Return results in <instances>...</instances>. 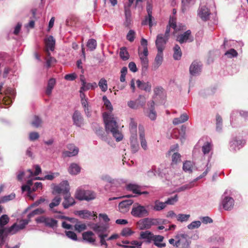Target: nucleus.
<instances>
[{
  "label": "nucleus",
  "mask_w": 248,
  "mask_h": 248,
  "mask_svg": "<svg viewBox=\"0 0 248 248\" xmlns=\"http://www.w3.org/2000/svg\"><path fill=\"white\" fill-rule=\"evenodd\" d=\"M61 198L60 196L55 197L52 200V202L49 205L50 208L52 209L55 206H57L58 205H59L61 201Z\"/></svg>",
  "instance_id": "obj_50"
},
{
  "label": "nucleus",
  "mask_w": 248,
  "mask_h": 248,
  "mask_svg": "<svg viewBox=\"0 0 248 248\" xmlns=\"http://www.w3.org/2000/svg\"><path fill=\"white\" fill-rule=\"evenodd\" d=\"M94 233L91 231H87L82 233L83 239L90 243H93L95 239L93 238Z\"/></svg>",
  "instance_id": "obj_21"
},
{
  "label": "nucleus",
  "mask_w": 248,
  "mask_h": 248,
  "mask_svg": "<svg viewBox=\"0 0 248 248\" xmlns=\"http://www.w3.org/2000/svg\"><path fill=\"white\" fill-rule=\"evenodd\" d=\"M87 46L91 51L94 50L97 46L96 41L94 39H89L87 42Z\"/></svg>",
  "instance_id": "obj_42"
},
{
  "label": "nucleus",
  "mask_w": 248,
  "mask_h": 248,
  "mask_svg": "<svg viewBox=\"0 0 248 248\" xmlns=\"http://www.w3.org/2000/svg\"><path fill=\"white\" fill-rule=\"evenodd\" d=\"M146 10L149 16V26L151 27L153 25L152 23V19L153 18L152 16V5L149 2H148L147 4Z\"/></svg>",
  "instance_id": "obj_35"
},
{
  "label": "nucleus",
  "mask_w": 248,
  "mask_h": 248,
  "mask_svg": "<svg viewBox=\"0 0 248 248\" xmlns=\"http://www.w3.org/2000/svg\"><path fill=\"white\" fill-rule=\"evenodd\" d=\"M141 187L135 184H129L127 186L128 190L132 191L134 193L140 195V191Z\"/></svg>",
  "instance_id": "obj_34"
},
{
  "label": "nucleus",
  "mask_w": 248,
  "mask_h": 248,
  "mask_svg": "<svg viewBox=\"0 0 248 248\" xmlns=\"http://www.w3.org/2000/svg\"><path fill=\"white\" fill-rule=\"evenodd\" d=\"M42 123L43 121L40 117L38 116H34L31 124L33 126L38 128L42 126Z\"/></svg>",
  "instance_id": "obj_40"
},
{
  "label": "nucleus",
  "mask_w": 248,
  "mask_h": 248,
  "mask_svg": "<svg viewBox=\"0 0 248 248\" xmlns=\"http://www.w3.org/2000/svg\"><path fill=\"white\" fill-rule=\"evenodd\" d=\"M158 223L156 219H150L149 218H145L139 222L140 229L141 230L149 229L152 225H156Z\"/></svg>",
  "instance_id": "obj_7"
},
{
  "label": "nucleus",
  "mask_w": 248,
  "mask_h": 248,
  "mask_svg": "<svg viewBox=\"0 0 248 248\" xmlns=\"http://www.w3.org/2000/svg\"><path fill=\"white\" fill-rule=\"evenodd\" d=\"M84 197L85 201H89L96 198V194L91 190H85Z\"/></svg>",
  "instance_id": "obj_37"
},
{
  "label": "nucleus",
  "mask_w": 248,
  "mask_h": 248,
  "mask_svg": "<svg viewBox=\"0 0 248 248\" xmlns=\"http://www.w3.org/2000/svg\"><path fill=\"white\" fill-rule=\"evenodd\" d=\"M75 204V201L74 198L71 196V194L70 192L64 195V201L62 202V204L65 209H67Z\"/></svg>",
  "instance_id": "obj_12"
},
{
  "label": "nucleus",
  "mask_w": 248,
  "mask_h": 248,
  "mask_svg": "<svg viewBox=\"0 0 248 248\" xmlns=\"http://www.w3.org/2000/svg\"><path fill=\"white\" fill-rule=\"evenodd\" d=\"M9 221V218L7 215H3L0 217V247L4 244V238L3 234L6 228L4 226L6 225Z\"/></svg>",
  "instance_id": "obj_5"
},
{
  "label": "nucleus",
  "mask_w": 248,
  "mask_h": 248,
  "mask_svg": "<svg viewBox=\"0 0 248 248\" xmlns=\"http://www.w3.org/2000/svg\"><path fill=\"white\" fill-rule=\"evenodd\" d=\"M139 130L141 146L144 150H146L147 148V144L145 138L144 129L143 126L142 125H139Z\"/></svg>",
  "instance_id": "obj_17"
},
{
  "label": "nucleus",
  "mask_w": 248,
  "mask_h": 248,
  "mask_svg": "<svg viewBox=\"0 0 248 248\" xmlns=\"http://www.w3.org/2000/svg\"><path fill=\"white\" fill-rule=\"evenodd\" d=\"M78 215L82 218H88L91 216V213L88 210L78 211Z\"/></svg>",
  "instance_id": "obj_51"
},
{
  "label": "nucleus",
  "mask_w": 248,
  "mask_h": 248,
  "mask_svg": "<svg viewBox=\"0 0 248 248\" xmlns=\"http://www.w3.org/2000/svg\"><path fill=\"white\" fill-rule=\"evenodd\" d=\"M166 205L165 202H160L159 200H156L155 202V205L153 207V210L156 211H159L166 207Z\"/></svg>",
  "instance_id": "obj_32"
},
{
  "label": "nucleus",
  "mask_w": 248,
  "mask_h": 248,
  "mask_svg": "<svg viewBox=\"0 0 248 248\" xmlns=\"http://www.w3.org/2000/svg\"><path fill=\"white\" fill-rule=\"evenodd\" d=\"M201 70V64L200 62L195 61L191 64L189 67L190 74L192 76L199 74Z\"/></svg>",
  "instance_id": "obj_14"
},
{
  "label": "nucleus",
  "mask_w": 248,
  "mask_h": 248,
  "mask_svg": "<svg viewBox=\"0 0 248 248\" xmlns=\"http://www.w3.org/2000/svg\"><path fill=\"white\" fill-rule=\"evenodd\" d=\"M35 221L37 223H43L50 228L55 229L58 227V221L52 217L42 216L36 218Z\"/></svg>",
  "instance_id": "obj_4"
},
{
  "label": "nucleus",
  "mask_w": 248,
  "mask_h": 248,
  "mask_svg": "<svg viewBox=\"0 0 248 248\" xmlns=\"http://www.w3.org/2000/svg\"><path fill=\"white\" fill-rule=\"evenodd\" d=\"M211 149V145L210 143L207 142L202 147V151L204 154H208Z\"/></svg>",
  "instance_id": "obj_62"
},
{
  "label": "nucleus",
  "mask_w": 248,
  "mask_h": 248,
  "mask_svg": "<svg viewBox=\"0 0 248 248\" xmlns=\"http://www.w3.org/2000/svg\"><path fill=\"white\" fill-rule=\"evenodd\" d=\"M74 227L75 230L79 232H80L82 231L86 230L87 228L86 225L84 223L76 224Z\"/></svg>",
  "instance_id": "obj_61"
},
{
  "label": "nucleus",
  "mask_w": 248,
  "mask_h": 248,
  "mask_svg": "<svg viewBox=\"0 0 248 248\" xmlns=\"http://www.w3.org/2000/svg\"><path fill=\"white\" fill-rule=\"evenodd\" d=\"M131 214L135 217H143L148 216L149 213L145 206L136 203L134 204Z\"/></svg>",
  "instance_id": "obj_3"
},
{
  "label": "nucleus",
  "mask_w": 248,
  "mask_h": 248,
  "mask_svg": "<svg viewBox=\"0 0 248 248\" xmlns=\"http://www.w3.org/2000/svg\"><path fill=\"white\" fill-rule=\"evenodd\" d=\"M48 58L46 59V66L47 68L50 67L52 65L55 64L57 61L55 58L50 56L49 52H47Z\"/></svg>",
  "instance_id": "obj_47"
},
{
  "label": "nucleus",
  "mask_w": 248,
  "mask_h": 248,
  "mask_svg": "<svg viewBox=\"0 0 248 248\" xmlns=\"http://www.w3.org/2000/svg\"><path fill=\"white\" fill-rule=\"evenodd\" d=\"M133 203L132 200H127L122 201L119 204V209L120 211L122 213L127 212L130 208V206Z\"/></svg>",
  "instance_id": "obj_10"
},
{
  "label": "nucleus",
  "mask_w": 248,
  "mask_h": 248,
  "mask_svg": "<svg viewBox=\"0 0 248 248\" xmlns=\"http://www.w3.org/2000/svg\"><path fill=\"white\" fill-rule=\"evenodd\" d=\"M201 225V222L200 221H194L191 222L187 226L189 229L193 230L195 228H199Z\"/></svg>",
  "instance_id": "obj_60"
},
{
  "label": "nucleus",
  "mask_w": 248,
  "mask_h": 248,
  "mask_svg": "<svg viewBox=\"0 0 248 248\" xmlns=\"http://www.w3.org/2000/svg\"><path fill=\"white\" fill-rule=\"evenodd\" d=\"M44 213H45V211L42 208H37L29 214L27 217L31 219L35 215L42 214Z\"/></svg>",
  "instance_id": "obj_46"
},
{
  "label": "nucleus",
  "mask_w": 248,
  "mask_h": 248,
  "mask_svg": "<svg viewBox=\"0 0 248 248\" xmlns=\"http://www.w3.org/2000/svg\"><path fill=\"white\" fill-rule=\"evenodd\" d=\"M70 186L67 181H63L59 186H56L54 191L57 194L62 193L64 195L69 192Z\"/></svg>",
  "instance_id": "obj_6"
},
{
  "label": "nucleus",
  "mask_w": 248,
  "mask_h": 248,
  "mask_svg": "<svg viewBox=\"0 0 248 248\" xmlns=\"http://www.w3.org/2000/svg\"><path fill=\"white\" fill-rule=\"evenodd\" d=\"M191 32L190 30H187L184 33L177 36L176 40L180 44L186 42L189 38Z\"/></svg>",
  "instance_id": "obj_19"
},
{
  "label": "nucleus",
  "mask_w": 248,
  "mask_h": 248,
  "mask_svg": "<svg viewBox=\"0 0 248 248\" xmlns=\"http://www.w3.org/2000/svg\"><path fill=\"white\" fill-rule=\"evenodd\" d=\"M135 32L132 30H130L128 32L126 35V39L130 42H132L134 41L135 38Z\"/></svg>",
  "instance_id": "obj_59"
},
{
  "label": "nucleus",
  "mask_w": 248,
  "mask_h": 248,
  "mask_svg": "<svg viewBox=\"0 0 248 248\" xmlns=\"http://www.w3.org/2000/svg\"><path fill=\"white\" fill-rule=\"evenodd\" d=\"M56 83V80L54 78H50L47 83V88L46 89V93L47 95L51 94L52 90L53 89Z\"/></svg>",
  "instance_id": "obj_31"
},
{
  "label": "nucleus",
  "mask_w": 248,
  "mask_h": 248,
  "mask_svg": "<svg viewBox=\"0 0 248 248\" xmlns=\"http://www.w3.org/2000/svg\"><path fill=\"white\" fill-rule=\"evenodd\" d=\"M97 87V85L95 82H93L92 83H86L84 85H83L80 89L79 92L80 93H82V90L83 91H87L90 89H94Z\"/></svg>",
  "instance_id": "obj_33"
},
{
  "label": "nucleus",
  "mask_w": 248,
  "mask_h": 248,
  "mask_svg": "<svg viewBox=\"0 0 248 248\" xmlns=\"http://www.w3.org/2000/svg\"><path fill=\"white\" fill-rule=\"evenodd\" d=\"M78 152V148H74L73 151H65L63 153L65 156H72L77 155Z\"/></svg>",
  "instance_id": "obj_57"
},
{
  "label": "nucleus",
  "mask_w": 248,
  "mask_h": 248,
  "mask_svg": "<svg viewBox=\"0 0 248 248\" xmlns=\"http://www.w3.org/2000/svg\"><path fill=\"white\" fill-rule=\"evenodd\" d=\"M168 39L169 38L164 36L162 34H159L157 35L155 45L157 50L163 51Z\"/></svg>",
  "instance_id": "obj_8"
},
{
  "label": "nucleus",
  "mask_w": 248,
  "mask_h": 248,
  "mask_svg": "<svg viewBox=\"0 0 248 248\" xmlns=\"http://www.w3.org/2000/svg\"><path fill=\"white\" fill-rule=\"evenodd\" d=\"M120 57L124 61H126L129 59V55L126 47H122L120 48Z\"/></svg>",
  "instance_id": "obj_36"
},
{
  "label": "nucleus",
  "mask_w": 248,
  "mask_h": 248,
  "mask_svg": "<svg viewBox=\"0 0 248 248\" xmlns=\"http://www.w3.org/2000/svg\"><path fill=\"white\" fill-rule=\"evenodd\" d=\"M225 55L227 56L229 58H232V57H236L238 55L237 52L233 48H231L230 50L227 51Z\"/></svg>",
  "instance_id": "obj_55"
},
{
  "label": "nucleus",
  "mask_w": 248,
  "mask_h": 248,
  "mask_svg": "<svg viewBox=\"0 0 248 248\" xmlns=\"http://www.w3.org/2000/svg\"><path fill=\"white\" fill-rule=\"evenodd\" d=\"M45 43L46 46V51L47 52H49L50 50L53 51L55 48V39L54 38L50 35L45 40Z\"/></svg>",
  "instance_id": "obj_15"
},
{
  "label": "nucleus",
  "mask_w": 248,
  "mask_h": 248,
  "mask_svg": "<svg viewBox=\"0 0 248 248\" xmlns=\"http://www.w3.org/2000/svg\"><path fill=\"white\" fill-rule=\"evenodd\" d=\"M4 93L6 96L3 98L2 103L4 105L8 106L10 105L12 103V100L8 95L12 94L13 91L12 88H8L4 91Z\"/></svg>",
  "instance_id": "obj_20"
},
{
  "label": "nucleus",
  "mask_w": 248,
  "mask_h": 248,
  "mask_svg": "<svg viewBox=\"0 0 248 248\" xmlns=\"http://www.w3.org/2000/svg\"><path fill=\"white\" fill-rule=\"evenodd\" d=\"M176 217L177 220L182 222L187 221L190 217V215L179 214Z\"/></svg>",
  "instance_id": "obj_56"
},
{
  "label": "nucleus",
  "mask_w": 248,
  "mask_h": 248,
  "mask_svg": "<svg viewBox=\"0 0 248 248\" xmlns=\"http://www.w3.org/2000/svg\"><path fill=\"white\" fill-rule=\"evenodd\" d=\"M85 190L78 189L75 193V198L80 201L85 200Z\"/></svg>",
  "instance_id": "obj_39"
},
{
  "label": "nucleus",
  "mask_w": 248,
  "mask_h": 248,
  "mask_svg": "<svg viewBox=\"0 0 248 248\" xmlns=\"http://www.w3.org/2000/svg\"><path fill=\"white\" fill-rule=\"evenodd\" d=\"M103 116L106 131H110L117 141L122 140L123 135L118 129V125L113 115L111 113L104 112Z\"/></svg>",
  "instance_id": "obj_1"
},
{
  "label": "nucleus",
  "mask_w": 248,
  "mask_h": 248,
  "mask_svg": "<svg viewBox=\"0 0 248 248\" xmlns=\"http://www.w3.org/2000/svg\"><path fill=\"white\" fill-rule=\"evenodd\" d=\"M163 51L157 50V53L155 59V62L152 67L154 70H156L162 63L163 61Z\"/></svg>",
  "instance_id": "obj_11"
},
{
  "label": "nucleus",
  "mask_w": 248,
  "mask_h": 248,
  "mask_svg": "<svg viewBox=\"0 0 248 248\" xmlns=\"http://www.w3.org/2000/svg\"><path fill=\"white\" fill-rule=\"evenodd\" d=\"M153 234L149 231L141 232L140 234V237L142 239H147L149 241L152 240L153 237Z\"/></svg>",
  "instance_id": "obj_44"
},
{
  "label": "nucleus",
  "mask_w": 248,
  "mask_h": 248,
  "mask_svg": "<svg viewBox=\"0 0 248 248\" xmlns=\"http://www.w3.org/2000/svg\"><path fill=\"white\" fill-rule=\"evenodd\" d=\"M137 123L134 121L133 119H131L129 124L130 130L131 133V138H133L135 141L136 140L137 138Z\"/></svg>",
  "instance_id": "obj_26"
},
{
  "label": "nucleus",
  "mask_w": 248,
  "mask_h": 248,
  "mask_svg": "<svg viewBox=\"0 0 248 248\" xmlns=\"http://www.w3.org/2000/svg\"><path fill=\"white\" fill-rule=\"evenodd\" d=\"M141 98V96H140L139 98L137 99V100L136 102L134 101H130L128 102L127 105L128 107L131 108L137 109L139 106L138 102H139L140 99Z\"/></svg>",
  "instance_id": "obj_52"
},
{
  "label": "nucleus",
  "mask_w": 248,
  "mask_h": 248,
  "mask_svg": "<svg viewBox=\"0 0 248 248\" xmlns=\"http://www.w3.org/2000/svg\"><path fill=\"white\" fill-rule=\"evenodd\" d=\"M140 63L141 65L142 73L145 74L147 72L149 66V60L148 57H143L142 56L140 57Z\"/></svg>",
  "instance_id": "obj_25"
},
{
  "label": "nucleus",
  "mask_w": 248,
  "mask_h": 248,
  "mask_svg": "<svg viewBox=\"0 0 248 248\" xmlns=\"http://www.w3.org/2000/svg\"><path fill=\"white\" fill-rule=\"evenodd\" d=\"M66 235L69 238L76 241L77 240V235L75 232L72 231H65Z\"/></svg>",
  "instance_id": "obj_64"
},
{
  "label": "nucleus",
  "mask_w": 248,
  "mask_h": 248,
  "mask_svg": "<svg viewBox=\"0 0 248 248\" xmlns=\"http://www.w3.org/2000/svg\"><path fill=\"white\" fill-rule=\"evenodd\" d=\"M137 86L139 88L146 92H150L151 90V84L149 82H144L138 79L137 80Z\"/></svg>",
  "instance_id": "obj_18"
},
{
  "label": "nucleus",
  "mask_w": 248,
  "mask_h": 248,
  "mask_svg": "<svg viewBox=\"0 0 248 248\" xmlns=\"http://www.w3.org/2000/svg\"><path fill=\"white\" fill-rule=\"evenodd\" d=\"M192 163L189 161H186L183 164V170L185 171H192Z\"/></svg>",
  "instance_id": "obj_58"
},
{
  "label": "nucleus",
  "mask_w": 248,
  "mask_h": 248,
  "mask_svg": "<svg viewBox=\"0 0 248 248\" xmlns=\"http://www.w3.org/2000/svg\"><path fill=\"white\" fill-rule=\"evenodd\" d=\"M74 124L78 127H81L84 124V119L78 110H75L72 116Z\"/></svg>",
  "instance_id": "obj_9"
},
{
  "label": "nucleus",
  "mask_w": 248,
  "mask_h": 248,
  "mask_svg": "<svg viewBox=\"0 0 248 248\" xmlns=\"http://www.w3.org/2000/svg\"><path fill=\"white\" fill-rule=\"evenodd\" d=\"M181 155L178 153H174L172 155V164H176L181 161Z\"/></svg>",
  "instance_id": "obj_49"
},
{
  "label": "nucleus",
  "mask_w": 248,
  "mask_h": 248,
  "mask_svg": "<svg viewBox=\"0 0 248 248\" xmlns=\"http://www.w3.org/2000/svg\"><path fill=\"white\" fill-rule=\"evenodd\" d=\"M216 126L217 130H220L222 129V119L219 114L216 115Z\"/></svg>",
  "instance_id": "obj_54"
},
{
  "label": "nucleus",
  "mask_w": 248,
  "mask_h": 248,
  "mask_svg": "<svg viewBox=\"0 0 248 248\" xmlns=\"http://www.w3.org/2000/svg\"><path fill=\"white\" fill-rule=\"evenodd\" d=\"M188 119V116L186 113L182 114L179 118H174L173 120V124L177 125L187 121Z\"/></svg>",
  "instance_id": "obj_29"
},
{
  "label": "nucleus",
  "mask_w": 248,
  "mask_h": 248,
  "mask_svg": "<svg viewBox=\"0 0 248 248\" xmlns=\"http://www.w3.org/2000/svg\"><path fill=\"white\" fill-rule=\"evenodd\" d=\"M174 53H173V58L175 60H179L181 59L182 57V51L181 50L180 47L178 45L176 44L173 47Z\"/></svg>",
  "instance_id": "obj_30"
},
{
  "label": "nucleus",
  "mask_w": 248,
  "mask_h": 248,
  "mask_svg": "<svg viewBox=\"0 0 248 248\" xmlns=\"http://www.w3.org/2000/svg\"><path fill=\"white\" fill-rule=\"evenodd\" d=\"M244 142L243 140H237L236 138L233 139L230 142V147L233 150H236V146L241 145L242 144H244Z\"/></svg>",
  "instance_id": "obj_38"
},
{
  "label": "nucleus",
  "mask_w": 248,
  "mask_h": 248,
  "mask_svg": "<svg viewBox=\"0 0 248 248\" xmlns=\"http://www.w3.org/2000/svg\"><path fill=\"white\" fill-rule=\"evenodd\" d=\"M222 205L225 210H232L234 205L233 199L230 197H226L223 200Z\"/></svg>",
  "instance_id": "obj_16"
},
{
  "label": "nucleus",
  "mask_w": 248,
  "mask_h": 248,
  "mask_svg": "<svg viewBox=\"0 0 248 248\" xmlns=\"http://www.w3.org/2000/svg\"><path fill=\"white\" fill-rule=\"evenodd\" d=\"M178 201V196L175 195L174 197L169 198L165 202L166 205L167 204L172 205Z\"/></svg>",
  "instance_id": "obj_63"
},
{
  "label": "nucleus",
  "mask_w": 248,
  "mask_h": 248,
  "mask_svg": "<svg viewBox=\"0 0 248 248\" xmlns=\"http://www.w3.org/2000/svg\"><path fill=\"white\" fill-rule=\"evenodd\" d=\"M142 242L137 241H133L131 242V246L119 245L125 248H141Z\"/></svg>",
  "instance_id": "obj_41"
},
{
  "label": "nucleus",
  "mask_w": 248,
  "mask_h": 248,
  "mask_svg": "<svg viewBox=\"0 0 248 248\" xmlns=\"http://www.w3.org/2000/svg\"><path fill=\"white\" fill-rule=\"evenodd\" d=\"M98 86L101 89L102 91L105 92L108 89V84L107 80L104 78H101L98 83Z\"/></svg>",
  "instance_id": "obj_43"
},
{
  "label": "nucleus",
  "mask_w": 248,
  "mask_h": 248,
  "mask_svg": "<svg viewBox=\"0 0 248 248\" xmlns=\"http://www.w3.org/2000/svg\"><path fill=\"white\" fill-rule=\"evenodd\" d=\"M125 21L124 25L125 27H128L131 23V13L129 7L125 8L124 10Z\"/></svg>",
  "instance_id": "obj_27"
},
{
  "label": "nucleus",
  "mask_w": 248,
  "mask_h": 248,
  "mask_svg": "<svg viewBox=\"0 0 248 248\" xmlns=\"http://www.w3.org/2000/svg\"><path fill=\"white\" fill-rule=\"evenodd\" d=\"M22 230L20 229V226L19 224H17L16 223L14 224L12 226H11L9 228H6L5 231L4 233L5 234H13L17 232L19 230Z\"/></svg>",
  "instance_id": "obj_22"
},
{
  "label": "nucleus",
  "mask_w": 248,
  "mask_h": 248,
  "mask_svg": "<svg viewBox=\"0 0 248 248\" xmlns=\"http://www.w3.org/2000/svg\"><path fill=\"white\" fill-rule=\"evenodd\" d=\"M164 239V237L161 235H153L152 239L154 241L155 245L159 248H163L166 246L165 243H161Z\"/></svg>",
  "instance_id": "obj_23"
},
{
  "label": "nucleus",
  "mask_w": 248,
  "mask_h": 248,
  "mask_svg": "<svg viewBox=\"0 0 248 248\" xmlns=\"http://www.w3.org/2000/svg\"><path fill=\"white\" fill-rule=\"evenodd\" d=\"M210 12L209 9L206 6H202L199 8L198 15L203 21H207L209 18Z\"/></svg>",
  "instance_id": "obj_13"
},
{
  "label": "nucleus",
  "mask_w": 248,
  "mask_h": 248,
  "mask_svg": "<svg viewBox=\"0 0 248 248\" xmlns=\"http://www.w3.org/2000/svg\"><path fill=\"white\" fill-rule=\"evenodd\" d=\"M169 243L177 248H189L188 235L185 233L177 234L174 238L169 240Z\"/></svg>",
  "instance_id": "obj_2"
},
{
  "label": "nucleus",
  "mask_w": 248,
  "mask_h": 248,
  "mask_svg": "<svg viewBox=\"0 0 248 248\" xmlns=\"http://www.w3.org/2000/svg\"><path fill=\"white\" fill-rule=\"evenodd\" d=\"M92 229L96 233H102L107 231L108 226L105 225H99L98 224H94L92 227Z\"/></svg>",
  "instance_id": "obj_24"
},
{
  "label": "nucleus",
  "mask_w": 248,
  "mask_h": 248,
  "mask_svg": "<svg viewBox=\"0 0 248 248\" xmlns=\"http://www.w3.org/2000/svg\"><path fill=\"white\" fill-rule=\"evenodd\" d=\"M194 186H195V182L192 181L187 184L185 185L179 187L177 189V191L180 192V191H185L187 189H189L194 187Z\"/></svg>",
  "instance_id": "obj_45"
},
{
  "label": "nucleus",
  "mask_w": 248,
  "mask_h": 248,
  "mask_svg": "<svg viewBox=\"0 0 248 248\" xmlns=\"http://www.w3.org/2000/svg\"><path fill=\"white\" fill-rule=\"evenodd\" d=\"M102 99L104 102V106L111 112L113 110V107L110 102L105 95L103 96Z\"/></svg>",
  "instance_id": "obj_48"
},
{
  "label": "nucleus",
  "mask_w": 248,
  "mask_h": 248,
  "mask_svg": "<svg viewBox=\"0 0 248 248\" xmlns=\"http://www.w3.org/2000/svg\"><path fill=\"white\" fill-rule=\"evenodd\" d=\"M131 151L133 153H135L138 151L139 148L137 140L135 141L133 138H131Z\"/></svg>",
  "instance_id": "obj_53"
},
{
  "label": "nucleus",
  "mask_w": 248,
  "mask_h": 248,
  "mask_svg": "<svg viewBox=\"0 0 248 248\" xmlns=\"http://www.w3.org/2000/svg\"><path fill=\"white\" fill-rule=\"evenodd\" d=\"M80 167L76 163H72L68 169V172L72 175H77L80 171Z\"/></svg>",
  "instance_id": "obj_28"
}]
</instances>
